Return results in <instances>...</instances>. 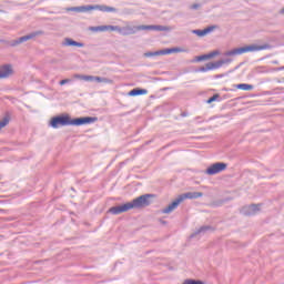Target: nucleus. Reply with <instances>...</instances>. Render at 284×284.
<instances>
[{"instance_id":"nucleus-2","label":"nucleus","mask_w":284,"mask_h":284,"mask_svg":"<svg viewBox=\"0 0 284 284\" xmlns=\"http://www.w3.org/2000/svg\"><path fill=\"white\" fill-rule=\"evenodd\" d=\"M272 45L270 44H250L241 48H235L224 53V57H239L245 54V52H261V50H270Z\"/></svg>"},{"instance_id":"nucleus-35","label":"nucleus","mask_w":284,"mask_h":284,"mask_svg":"<svg viewBox=\"0 0 284 284\" xmlns=\"http://www.w3.org/2000/svg\"><path fill=\"white\" fill-rule=\"evenodd\" d=\"M200 119H201V116H196V118H195V121H200Z\"/></svg>"},{"instance_id":"nucleus-30","label":"nucleus","mask_w":284,"mask_h":284,"mask_svg":"<svg viewBox=\"0 0 284 284\" xmlns=\"http://www.w3.org/2000/svg\"><path fill=\"white\" fill-rule=\"evenodd\" d=\"M174 52H185V49H182V48H171V54H174Z\"/></svg>"},{"instance_id":"nucleus-19","label":"nucleus","mask_w":284,"mask_h":284,"mask_svg":"<svg viewBox=\"0 0 284 284\" xmlns=\"http://www.w3.org/2000/svg\"><path fill=\"white\" fill-rule=\"evenodd\" d=\"M146 89H133L129 92V97H141V94H146Z\"/></svg>"},{"instance_id":"nucleus-8","label":"nucleus","mask_w":284,"mask_h":284,"mask_svg":"<svg viewBox=\"0 0 284 284\" xmlns=\"http://www.w3.org/2000/svg\"><path fill=\"white\" fill-rule=\"evenodd\" d=\"M141 30H154L155 32H170V27L161 24H141Z\"/></svg>"},{"instance_id":"nucleus-28","label":"nucleus","mask_w":284,"mask_h":284,"mask_svg":"<svg viewBox=\"0 0 284 284\" xmlns=\"http://www.w3.org/2000/svg\"><path fill=\"white\" fill-rule=\"evenodd\" d=\"M123 27L119 26H112L111 32H119V34H122Z\"/></svg>"},{"instance_id":"nucleus-13","label":"nucleus","mask_w":284,"mask_h":284,"mask_svg":"<svg viewBox=\"0 0 284 284\" xmlns=\"http://www.w3.org/2000/svg\"><path fill=\"white\" fill-rule=\"evenodd\" d=\"M12 74V65L4 64L0 67V79H8Z\"/></svg>"},{"instance_id":"nucleus-27","label":"nucleus","mask_w":284,"mask_h":284,"mask_svg":"<svg viewBox=\"0 0 284 284\" xmlns=\"http://www.w3.org/2000/svg\"><path fill=\"white\" fill-rule=\"evenodd\" d=\"M219 99H221V95L214 94L206 101V103H214V101H219Z\"/></svg>"},{"instance_id":"nucleus-22","label":"nucleus","mask_w":284,"mask_h":284,"mask_svg":"<svg viewBox=\"0 0 284 284\" xmlns=\"http://www.w3.org/2000/svg\"><path fill=\"white\" fill-rule=\"evenodd\" d=\"M143 57H145L146 59H150L152 57H161V55H160V51H149V52H145Z\"/></svg>"},{"instance_id":"nucleus-12","label":"nucleus","mask_w":284,"mask_h":284,"mask_svg":"<svg viewBox=\"0 0 284 284\" xmlns=\"http://www.w3.org/2000/svg\"><path fill=\"white\" fill-rule=\"evenodd\" d=\"M214 30H216V26H210L204 30H201V29L192 30V34H196V37H205L206 34H210V32H214Z\"/></svg>"},{"instance_id":"nucleus-18","label":"nucleus","mask_w":284,"mask_h":284,"mask_svg":"<svg viewBox=\"0 0 284 284\" xmlns=\"http://www.w3.org/2000/svg\"><path fill=\"white\" fill-rule=\"evenodd\" d=\"M91 30L93 32H108L111 31L112 32V26H98V27H92Z\"/></svg>"},{"instance_id":"nucleus-24","label":"nucleus","mask_w":284,"mask_h":284,"mask_svg":"<svg viewBox=\"0 0 284 284\" xmlns=\"http://www.w3.org/2000/svg\"><path fill=\"white\" fill-rule=\"evenodd\" d=\"M8 123H10V118H9V116H4V118L0 121V131L3 130V128H6V125H8Z\"/></svg>"},{"instance_id":"nucleus-32","label":"nucleus","mask_w":284,"mask_h":284,"mask_svg":"<svg viewBox=\"0 0 284 284\" xmlns=\"http://www.w3.org/2000/svg\"><path fill=\"white\" fill-rule=\"evenodd\" d=\"M159 52H160V55L161 54H172L171 49H163V50H160Z\"/></svg>"},{"instance_id":"nucleus-26","label":"nucleus","mask_w":284,"mask_h":284,"mask_svg":"<svg viewBox=\"0 0 284 284\" xmlns=\"http://www.w3.org/2000/svg\"><path fill=\"white\" fill-rule=\"evenodd\" d=\"M207 54H203V55H199V57H195V62L199 63L201 61H207Z\"/></svg>"},{"instance_id":"nucleus-20","label":"nucleus","mask_w":284,"mask_h":284,"mask_svg":"<svg viewBox=\"0 0 284 284\" xmlns=\"http://www.w3.org/2000/svg\"><path fill=\"white\" fill-rule=\"evenodd\" d=\"M236 88H237V90H244V91L254 90V85L245 84V83H240L236 85Z\"/></svg>"},{"instance_id":"nucleus-10","label":"nucleus","mask_w":284,"mask_h":284,"mask_svg":"<svg viewBox=\"0 0 284 284\" xmlns=\"http://www.w3.org/2000/svg\"><path fill=\"white\" fill-rule=\"evenodd\" d=\"M141 26L132 27L130 24H126L125 27H122V37H130V34H136L141 31Z\"/></svg>"},{"instance_id":"nucleus-16","label":"nucleus","mask_w":284,"mask_h":284,"mask_svg":"<svg viewBox=\"0 0 284 284\" xmlns=\"http://www.w3.org/2000/svg\"><path fill=\"white\" fill-rule=\"evenodd\" d=\"M62 45L65 47H75V48H84L85 44L82 42H77L75 40H73L72 38H65Z\"/></svg>"},{"instance_id":"nucleus-9","label":"nucleus","mask_w":284,"mask_h":284,"mask_svg":"<svg viewBox=\"0 0 284 284\" xmlns=\"http://www.w3.org/2000/svg\"><path fill=\"white\" fill-rule=\"evenodd\" d=\"M129 210H130V204H129V202H126L124 204L116 205V206L109 209V213L116 216L119 214H123V212H129Z\"/></svg>"},{"instance_id":"nucleus-11","label":"nucleus","mask_w":284,"mask_h":284,"mask_svg":"<svg viewBox=\"0 0 284 284\" xmlns=\"http://www.w3.org/2000/svg\"><path fill=\"white\" fill-rule=\"evenodd\" d=\"M181 203H182V199L180 197L175 199L171 204H169L166 207L162 210V214H172V212H174V210H176V207H179Z\"/></svg>"},{"instance_id":"nucleus-7","label":"nucleus","mask_w":284,"mask_h":284,"mask_svg":"<svg viewBox=\"0 0 284 284\" xmlns=\"http://www.w3.org/2000/svg\"><path fill=\"white\" fill-rule=\"evenodd\" d=\"M261 212V204L245 205L241 210V214L244 216H254Z\"/></svg>"},{"instance_id":"nucleus-14","label":"nucleus","mask_w":284,"mask_h":284,"mask_svg":"<svg viewBox=\"0 0 284 284\" xmlns=\"http://www.w3.org/2000/svg\"><path fill=\"white\" fill-rule=\"evenodd\" d=\"M201 196H203V192H187L179 195L178 197L182 199V203H183L185 199H201Z\"/></svg>"},{"instance_id":"nucleus-1","label":"nucleus","mask_w":284,"mask_h":284,"mask_svg":"<svg viewBox=\"0 0 284 284\" xmlns=\"http://www.w3.org/2000/svg\"><path fill=\"white\" fill-rule=\"evenodd\" d=\"M97 121H99V118L84 116L72 120L70 119V115H57L51 119L50 125L53 130H58V128H63L65 125H89L90 123H97Z\"/></svg>"},{"instance_id":"nucleus-34","label":"nucleus","mask_w":284,"mask_h":284,"mask_svg":"<svg viewBox=\"0 0 284 284\" xmlns=\"http://www.w3.org/2000/svg\"><path fill=\"white\" fill-rule=\"evenodd\" d=\"M199 8H201V4H199V3L191 6V10H199Z\"/></svg>"},{"instance_id":"nucleus-17","label":"nucleus","mask_w":284,"mask_h":284,"mask_svg":"<svg viewBox=\"0 0 284 284\" xmlns=\"http://www.w3.org/2000/svg\"><path fill=\"white\" fill-rule=\"evenodd\" d=\"M74 79H80V81L94 82L97 81V75L74 74Z\"/></svg>"},{"instance_id":"nucleus-3","label":"nucleus","mask_w":284,"mask_h":284,"mask_svg":"<svg viewBox=\"0 0 284 284\" xmlns=\"http://www.w3.org/2000/svg\"><path fill=\"white\" fill-rule=\"evenodd\" d=\"M91 10H99L100 12H116V8L108 7L105 4H88L80 7H71L69 12H90Z\"/></svg>"},{"instance_id":"nucleus-33","label":"nucleus","mask_w":284,"mask_h":284,"mask_svg":"<svg viewBox=\"0 0 284 284\" xmlns=\"http://www.w3.org/2000/svg\"><path fill=\"white\" fill-rule=\"evenodd\" d=\"M68 83H72V80H71V79H64V80H61V81L59 82L60 85H65V84H68Z\"/></svg>"},{"instance_id":"nucleus-36","label":"nucleus","mask_w":284,"mask_h":284,"mask_svg":"<svg viewBox=\"0 0 284 284\" xmlns=\"http://www.w3.org/2000/svg\"><path fill=\"white\" fill-rule=\"evenodd\" d=\"M200 119H201V116H196V118H195V121H200Z\"/></svg>"},{"instance_id":"nucleus-15","label":"nucleus","mask_w":284,"mask_h":284,"mask_svg":"<svg viewBox=\"0 0 284 284\" xmlns=\"http://www.w3.org/2000/svg\"><path fill=\"white\" fill-rule=\"evenodd\" d=\"M207 232H214V229L211 225L201 226L193 234H191V239L199 236V234H207Z\"/></svg>"},{"instance_id":"nucleus-25","label":"nucleus","mask_w":284,"mask_h":284,"mask_svg":"<svg viewBox=\"0 0 284 284\" xmlns=\"http://www.w3.org/2000/svg\"><path fill=\"white\" fill-rule=\"evenodd\" d=\"M210 70H212V67L210 65V62H209L204 67H201L200 69H197V72H210Z\"/></svg>"},{"instance_id":"nucleus-23","label":"nucleus","mask_w":284,"mask_h":284,"mask_svg":"<svg viewBox=\"0 0 284 284\" xmlns=\"http://www.w3.org/2000/svg\"><path fill=\"white\" fill-rule=\"evenodd\" d=\"M95 82L97 83H112V80L103 77H95Z\"/></svg>"},{"instance_id":"nucleus-6","label":"nucleus","mask_w":284,"mask_h":284,"mask_svg":"<svg viewBox=\"0 0 284 284\" xmlns=\"http://www.w3.org/2000/svg\"><path fill=\"white\" fill-rule=\"evenodd\" d=\"M227 170V163L225 162H216L214 164H211L206 171L205 174L209 176H214L215 174H221V172H225Z\"/></svg>"},{"instance_id":"nucleus-31","label":"nucleus","mask_w":284,"mask_h":284,"mask_svg":"<svg viewBox=\"0 0 284 284\" xmlns=\"http://www.w3.org/2000/svg\"><path fill=\"white\" fill-rule=\"evenodd\" d=\"M217 54H219V51H213L211 53H207L206 57L207 59H214V57H217Z\"/></svg>"},{"instance_id":"nucleus-21","label":"nucleus","mask_w":284,"mask_h":284,"mask_svg":"<svg viewBox=\"0 0 284 284\" xmlns=\"http://www.w3.org/2000/svg\"><path fill=\"white\" fill-rule=\"evenodd\" d=\"M209 64L211 65V70H219V68H223V61L219 60L215 62H209Z\"/></svg>"},{"instance_id":"nucleus-29","label":"nucleus","mask_w":284,"mask_h":284,"mask_svg":"<svg viewBox=\"0 0 284 284\" xmlns=\"http://www.w3.org/2000/svg\"><path fill=\"white\" fill-rule=\"evenodd\" d=\"M222 65H230V63H232V58H226V59H222Z\"/></svg>"},{"instance_id":"nucleus-4","label":"nucleus","mask_w":284,"mask_h":284,"mask_svg":"<svg viewBox=\"0 0 284 284\" xmlns=\"http://www.w3.org/2000/svg\"><path fill=\"white\" fill-rule=\"evenodd\" d=\"M40 34H43V31H33L16 40H9V41L0 40V43H6V45H8L9 48H17V45H21V43H26V41L36 39V37H40Z\"/></svg>"},{"instance_id":"nucleus-5","label":"nucleus","mask_w":284,"mask_h":284,"mask_svg":"<svg viewBox=\"0 0 284 284\" xmlns=\"http://www.w3.org/2000/svg\"><path fill=\"white\" fill-rule=\"evenodd\" d=\"M152 194H143L140 195L139 197H135L134 200H132L129 203V209L130 210H143V207H148L149 205H151V201L150 199H152Z\"/></svg>"}]
</instances>
